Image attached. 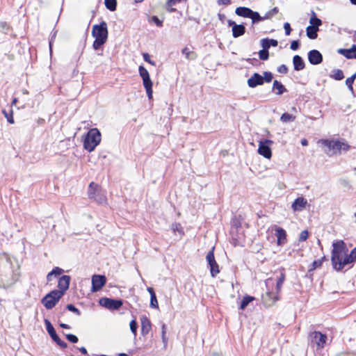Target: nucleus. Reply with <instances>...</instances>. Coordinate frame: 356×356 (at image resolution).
I'll list each match as a JSON object with an SVG mask.
<instances>
[{
    "label": "nucleus",
    "instance_id": "37",
    "mask_svg": "<svg viewBox=\"0 0 356 356\" xmlns=\"http://www.w3.org/2000/svg\"><path fill=\"white\" fill-rule=\"evenodd\" d=\"M325 259V257L324 256L320 259L314 260L312 264V267L309 269V272L313 271L316 268L321 267Z\"/></svg>",
    "mask_w": 356,
    "mask_h": 356
},
{
    "label": "nucleus",
    "instance_id": "3",
    "mask_svg": "<svg viewBox=\"0 0 356 356\" xmlns=\"http://www.w3.org/2000/svg\"><path fill=\"white\" fill-rule=\"evenodd\" d=\"M332 250L331 255V262L333 268L337 271H340V265L348 250L343 241L339 240L332 243Z\"/></svg>",
    "mask_w": 356,
    "mask_h": 356
},
{
    "label": "nucleus",
    "instance_id": "50",
    "mask_svg": "<svg viewBox=\"0 0 356 356\" xmlns=\"http://www.w3.org/2000/svg\"><path fill=\"white\" fill-rule=\"evenodd\" d=\"M66 309L75 313L77 316L81 315V312L74 305L69 304L66 306Z\"/></svg>",
    "mask_w": 356,
    "mask_h": 356
},
{
    "label": "nucleus",
    "instance_id": "33",
    "mask_svg": "<svg viewBox=\"0 0 356 356\" xmlns=\"http://www.w3.org/2000/svg\"><path fill=\"white\" fill-rule=\"evenodd\" d=\"M254 299V298L252 296H244L241 302L240 309H244L248 305V304L250 302H252Z\"/></svg>",
    "mask_w": 356,
    "mask_h": 356
},
{
    "label": "nucleus",
    "instance_id": "6",
    "mask_svg": "<svg viewBox=\"0 0 356 356\" xmlns=\"http://www.w3.org/2000/svg\"><path fill=\"white\" fill-rule=\"evenodd\" d=\"M309 343L312 348L321 350L324 348L327 340V335L318 331H314L309 334Z\"/></svg>",
    "mask_w": 356,
    "mask_h": 356
},
{
    "label": "nucleus",
    "instance_id": "17",
    "mask_svg": "<svg viewBox=\"0 0 356 356\" xmlns=\"http://www.w3.org/2000/svg\"><path fill=\"white\" fill-rule=\"evenodd\" d=\"M307 204V201L303 197H297L291 204V208L293 211H302L305 209Z\"/></svg>",
    "mask_w": 356,
    "mask_h": 356
},
{
    "label": "nucleus",
    "instance_id": "60",
    "mask_svg": "<svg viewBox=\"0 0 356 356\" xmlns=\"http://www.w3.org/2000/svg\"><path fill=\"white\" fill-rule=\"evenodd\" d=\"M181 1V0H168L166 4L168 7H172L176 5L177 3H180Z\"/></svg>",
    "mask_w": 356,
    "mask_h": 356
},
{
    "label": "nucleus",
    "instance_id": "4",
    "mask_svg": "<svg viewBox=\"0 0 356 356\" xmlns=\"http://www.w3.org/2000/svg\"><path fill=\"white\" fill-rule=\"evenodd\" d=\"M102 135L97 128L90 129L83 139V148L89 152L95 150L96 147L101 143Z\"/></svg>",
    "mask_w": 356,
    "mask_h": 356
},
{
    "label": "nucleus",
    "instance_id": "38",
    "mask_svg": "<svg viewBox=\"0 0 356 356\" xmlns=\"http://www.w3.org/2000/svg\"><path fill=\"white\" fill-rule=\"evenodd\" d=\"M107 40L102 39V38H95V41L92 44V47L94 49H99L103 44L106 42Z\"/></svg>",
    "mask_w": 356,
    "mask_h": 356
},
{
    "label": "nucleus",
    "instance_id": "19",
    "mask_svg": "<svg viewBox=\"0 0 356 356\" xmlns=\"http://www.w3.org/2000/svg\"><path fill=\"white\" fill-rule=\"evenodd\" d=\"M140 321H141V334L143 336H145L149 332L151 327H152V324H151L150 321L146 316H143L141 318Z\"/></svg>",
    "mask_w": 356,
    "mask_h": 356
},
{
    "label": "nucleus",
    "instance_id": "23",
    "mask_svg": "<svg viewBox=\"0 0 356 356\" xmlns=\"http://www.w3.org/2000/svg\"><path fill=\"white\" fill-rule=\"evenodd\" d=\"M261 45L263 49H268L270 47H277L278 42L275 39L264 38L261 40Z\"/></svg>",
    "mask_w": 356,
    "mask_h": 356
},
{
    "label": "nucleus",
    "instance_id": "62",
    "mask_svg": "<svg viewBox=\"0 0 356 356\" xmlns=\"http://www.w3.org/2000/svg\"><path fill=\"white\" fill-rule=\"evenodd\" d=\"M146 90V92H147V95L149 97V99H151L152 97V87H150V88H145Z\"/></svg>",
    "mask_w": 356,
    "mask_h": 356
},
{
    "label": "nucleus",
    "instance_id": "64",
    "mask_svg": "<svg viewBox=\"0 0 356 356\" xmlns=\"http://www.w3.org/2000/svg\"><path fill=\"white\" fill-rule=\"evenodd\" d=\"M218 4L228 5L230 3V0H218Z\"/></svg>",
    "mask_w": 356,
    "mask_h": 356
},
{
    "label": "nucleus",
    "instance_id": "55",
    "mask_svg": "<svg viewBox=\"0 0 356 356\" xmlns=\"http://www.w3.org/2000/svg\"><path fill=\"white\" fill-rule=\"evenodd\" d=\"M339 182L340 185L342 186L343 187L347 188L348 189H350L351 188V185L347 179H340L339 180Z\"/></svg>",
    "mask_w": 356,
    "mask_h": 356
},
{
    "label": "nucleus",
    "instance_id": "44",
    "mask_svg": "<svg viewBox=\"0 0 356 356\" xmlns=\"http://www.w3.org/2000/svg\"><path fill=\"white\" fill-rule=\"evenodd\" d=\"M263 82L270 83L272 81L273 79V74L270 72L266 71L264 72V76H262Z\"/></svg>",
    "mask_w": 356,
    "mask_h": 356
},
{
    "label": "nucleus",
    "instance_id": "15",
    "mask_svg": "<svg viewBox=\"0 0 356 356\" xmlns=\"http://www.w3.org/2000/svg\"><path fill=\"white\" fill-rule=\"evenodd\" d=\"M71 277L69 275H63L59 278L58 282V292H62L64 296L65 291L69 289Z\"/></svg>",
    "mask_w": 356,
    "mask_h": 356
},
{
    "label": "nucleus",
    "instance_id": "20",
    "mask_svg": "<svg viewBox=\"0 0 356 356\" xmlns=\"http://www.w3.org/2000/svg\"><path fill=\"white\" fill-rule=\"evenodd\" d=\"M272 91L277 95H282L286 92L287 90L280 81L275 80L273 83Z\"/></svg>",
    "mask_w": 356,
    "mask_h": 356
},
{
    "label": "nucleus",
    "instance_id": "31",
    "mask_svg": "<svg viewBox=\"0 0 356 356\" xmlns=\"http://www.w3.org/2000/svg\"><path fill=\"white\" fill-rule=\"evenodd\" d=\"M104 4L108 10L115 11L117 8V0H104Z\"/></svg>",
    "mask_w": 356,
    "mask_h": 356
},
{
    "label": "nucleus",
    "instance_id": "32",
    "mask_svg": "<svg viewBox=\"0 0 356 356\" xmlns=\"http://www.w3.org/2000/svg\"><path fill=\"white\" fill-rule=\"evenodd\" d=\"M331 77L337 81L342 80L344 78L343 72L339 69L334 70Z\"/></svg>",
    "mask_w": 356,
    "mask_h": 356
},
{
    "label": "nucleus",
    "instance_id": "9",
    "mask_svg": "<svg viewBox=\"0 0 356 356\" xmlns=\"http://www.w3.org/2000/svg\"><path fill=\"white\" fill-rule=\"evenodd\" d=\"M99 303L101 306L111 310H118L123 305V301L120 299H112L109 298H102L99 300Z\"/></svg>",
    "mask_w": 356,
    "mask_h": 356
},
{
    "label": "nucleus",
    "instance_id": "24",
    "mask_svg": "<svg viewBox=\"0 0 356 356\" xmlns=\"http://www.w3.org/2000/svg\"><path fill=\"white\" fill-rule=\"evenodd\" d=\"M245 33V27L243 24H237L234 26L232 29V36L234 38H238Z\"/></svg>",
    "mask_w": 356,
    "mask_h": 356
},
{
    "label": "nucleus",
    "instance_id": "35",
    "mask_svg": "<svg viewBox=\"0 0 356 356\" xmlns=\"http://www.w3.org/2000/svg\"><path fill=\"white\" fill-rule=\"evenodd\" d=\"M51 338L61 348H67V343L65 342L64 341L61 340L59 338V337L58 336L57 334L54 335V336H52Z\"/></svg>",
    "mask_w": 356,
    "mask_h": 356
},
{
    "label": "nucleus",
    "instance_id": "57",
    "mask_svg": "<svg viewBox=\"0 0 356 356\" xmlns=\"http://www.w3.org/2000/svg\"><path fill=\"white\" fill-rule=\"evenodd\" d=\"M277 72L281 74H286L288 72V67L286 65L282 64L277 67Z\"/></svg>",
    "mask_w": 356,
    "mask_h": 356
},
{
    "label": "nucleus",
    "instance_id": "61",
    "mask_svg": "<svg viewBox=\"0 0 356 356\" xmlns=\"http://www.w3.org/2000/svg\"><path fill=\"white\" fill-rule=\"evenodd\" d=\"M56 31H55L52 35H51V38L49 40V49H50V53H51V48H52V43H53V40L54 39L56 38Z\"/></svg>",
    "mask_w": 356,
    "mask_h": 356
},
{
    "label": "nucleus",
    "instance_id": "25",
    "mask_svg": "<svg viewBox=\"0 0 356 356\" xmlns=\"http://www.w3.org/2000/svg\"><path fill=\"white\" fill-rule=\"evenodd\" d=\"M278 300V296L274 295L272 292H267L266 293V296H264V301L268 306L273 304Z\"/></svg>",
    "mask_w": 356,
    "mask_h": 356
},
{
    "label": "nucleus",
    "instance_id": "45",
    "mask_svg": "<svg viewBox=\"0 0 356 356\" xmlns=\"http://www.w3.org/2000/svg\"><path fill=\"white\" fill-rule=\"evenodd\" d=\"M129 326H130V330H131V332L134 334V337H136L137 334V329H138V323H137L135 319H133L130 322Z\"/></svg>",
    "mask_w": 356,
    "mask_h": 356
},
{
    "label": "nucleus",
    "instance_id": "48",
    "mask_svg": "<svg viewBox=\"0 0 356 356\" xmlns=\"http://www.w3.org/2000/svg\"><path fill=\"white\" fill-rule=\"evenodd\" d=\"M149 22L154 23L158 27H162L163 26V20H161L159 19L157 16H152L151 19H149Z\"/></svg>",
    "mask_w": 356,
    "mask_h": 356
},
{
    "label": "nucleus",
    "instance_id": "53",
    "mask_svg": "<svg viewBox=\"0 0 356 356\" xmlns=\"http://www.w3.org/2000/svg\"><path fill=\"white\" fill-rule=\"evenodd\" d=\"M66 337V339L71 343H76L78 342L79 341V339L78 337L74 335V334H67L65 335Z\"/></svg>",
    "mask_w": 356,
    "mask_h": 356
},
{
    "label": "nucleus",
    "instance_id": "7",
    "mask_svg": "<svg viewBox=\"0 0 356 356\" xmlns=\"http://www.w3.org/2000/svg\"><path fill=\"white\" fill-rule=\"evenodd\" d=\"M88 195L90 199H93L100 204L104 203L106 200L104 194L99 188L98 185L95 184L94 182H91L89 184Z\"/></svg>",
    "mask_w": 356,
    "mask_h": 356
},
{
    "label": "nucleus",
    "instance_id": "54",
    "mask_svg": "<svg viewBox=\"0 0 356 356\" xmlns=\"http://www.w3.org/2000/svg\"><path fill=\"white\" fill-rule=\"evenodd\" d=\"M309 236V232L307 230H303L300 232L298 241L300 242L305 241Z\"/></svg>",
    "mask_w": 356,
    "mask_h": 356
},
{
    "label": "nucleus",
    "instance_id": "16",
    "mask_svg": "<svg viewBox=\"0 0 356 356\" xmlns=\"http://www.w3.org/2000/svg\"><path fill=\"white\" fill-rule=\"evenodd\" d=\"M248 86L251 88H254L258 86L264 84L262 76L257 72L254 73L250 78L248 79Z\"/></svg>",
    "mask_w": 356,
    "mask_h": 356
},
{
    "label": "nucleus",
    "instance_id": "49",
    "mask_svg": "<svg viewBox=\"0 0 356 356\" xmlns=\"http://www.w3.org/2000/svg\"><path fill=\"white\" fill-rule=\"evenodd\" d=\"M149 305L152 308H155V309L159 308V304H158V301H157V298H156V295H152L150 297V304H149Z\"/></svg>",
    "mask_w": 356,
    "mask_h": 356
},
{
    "label": "nucleus",
    "instance_id": "2",
    "mask_svg": "<svg viewBox=\"0 0 356 356\" xmlns=\"http://www.w3.org/2000/svg\"><path fill=\"white\" fill-rule=\"evenodd\" d=\"M324 151V152L331 156L334 154H341V151H348L349 145L344 140L321 139L318 141Z\"/></svg>",
    "mask_w": 356,
    "mask_h": 356
},
{
    "label": "nucleus",
    "instance_id": "30",
    "mask_svg": "<svg viewBox=\"0 0 356 356\" xmlns=\"http://www.w3.org/2000/svg\"><path fill=\"white\" fill-rule=\"evenodd\" d=\"M44 322L46 326L47 331L49 336L51 337L52 336L56 334V330L52 324L51 323V322L47 318H44Z\"/></svg>",
    "mask_w": 356,
    "mask_h": 356
},
{
    "label": "nucleus",
    "instance_id": "39",
    "mask_svg": "<svg viewBox=\"0 0 356 356\" xmlns=\"http://www.w3.org/2000/svg\"><path fill=\"white\" fill-rule=\"evenodd\" d=\"M171 229L175 234L176 232L179 233L180 234H184L183 227L179 222H174L171 225Z\"/></svg>",
    "mask_w": 356,
    "mask_h": 356
},
{
    "label": "nucleus",
    "instance_id": "34",
    "mask_svg": "<svg viewBox=\"0 0 356 356\" xmlns=\"http://www.w3.org/2000/svg\"><path fill=\"white\" fill-rule=\"evenodd\" d=\"M295 119L296 117L294 115L288 113H283L280 118V120L284 123L293 122Z\"/></svg>",
    "mask_w": 356,
    "mask_h": 356
},
{
    "label": "nucleus",
    "instance_id": "52",
    "mask_svg": "<svg viewBox=\"0 0 356 356\" xmlns=\"http://www.w3.org/2000/svg\"><path fill=\"white\" fill-rule=\"evenodd\" d=\"M284 280V275L283 274L281 275V277L277 280L276 283V290L279 292L282 286L283 282Z\"/></svg>",
    "mask_w": 356,
    "mask_h": 356
},
{
    "label": "nucleus",
    "instance_id": "22",
    "mask_svg": "<svg viewBox=\"0 0 356 356\" xmlns=\"http://www.w3.org/2000/svg\"><path fill=\"white\" fill-rule=\"evenodd\" d=\"M252 11L249 8L240 6L236 8L235 13L240 17L250 18Z\"/></svg>",
    "mask_w": 356,
    "mask_h": 356
},
{
    "label": "nucleus",
    "instance_id": "5",
    "mask_svg": "<svg viewBox=\"0 0 356 356\" xmlns=\"http://www.w3.org/2000/svg\"><path fill=\"white\" fill-rule=\"evenodd\" d=\"M63 296L62 292H58V290L54 289L42 298L41 303L47 309H51L57 305Z\"/></svg>",
    "mask_w": 356,
    "mask_h": 356
},
{
    "label": "nucleus",
    "instance_id": "11",
    "mask_svg": "<svg viewBox=\"0 0 356 356\" xmlns=\"http://www.w3.org/2000/svg\"><path fill=\"white\" fill-rule=\"evenodd\" d=\"M273 143V141L268 139L261 140L259 144L258 153L266 159H270L272 156V151L270 145Z\"/></svg>",
    "mask_w": 356,
    "mask_h": 356
},
{
    "label": "nucleus",
    "instance_id": "42",
    "mask_svg": "<svg viewBox=\"0 0 356 356\" xmlns=\"http://www.w3.org/2000/svg\"><path fill=\"white\" fill-rule=\"evenodd\" d=\"M355 79H356V72L354 74H353L350 77H348V79H346V84L347 87L352 92L353 91V83Z\"/></svg>",
    "mask_w": 356,
    "mask_h": 356
},
{
    "label": "nucleus",
    "instance_id": "58",
    "mask_svg": "<svg viewBox=\"0 0 356 356\" xmlns=\"http://www.w3.org/2000/svg\"><path fill=\"white\" fill-rule=\"evenodd\" d=\"M300 47V42L298 40H293L291 43L290 48L291 49L296 51Z\"/></svg>",
    "mask_w": 356,
    "mask_h": 356
},
{
    "label": "nucleus",
    "instance_id": "21",
    "mask_svg": "<svg viewBox=\"0 0 356 356\" xmlns=\"http://www.w3.org/2000/svg\"><path fill=\"white\" fill-rule=\"evenodd\" d=\"M293 64L294 70L296 71L302 70L305 68V64L301 56L296 55L293 58Z\"/></svg>",
    "mask_w": 356,
    "mask_h": 356
},
{
    "label": "nucleus",
    "instance_id": "59",
    "mask_svg": "<svg viewBox=\"0 0 356 356\" xmlns=\"http://www.w3.org/2000/svg\"><path fill=\"white\" fill-rule=\"evenodd\" d=\"M284 29L285 30V34L286 35H289L291 34V32L292 31L291 28V25L289 22H286L284 24Z\"/></svg>",
    "mask_w": 356,
    "mask_h": 356
},
{
    "label": "nucleus",
    "instance_id": "28",
    "mask_svg": "<svg viewBox=\"0 0 356 356\" xmlns=\"http://www.w3.org/2000/svg\"><path fill=\"white\" fill-rule=\"evenodd\" d=\"M64 272L63 269L59 268V267H55L51 271H50L47 275V282H49L51 281L52 277L54 276H58L61 275Z\"/></svg>",
    "mask_w": 356,
    "mask_h": 356
},
{
    "label": "nucleus",
    "instance_id": "51",
    "mask_svg": "<svg viewBox=\"0 0 356 356\" xmlns=\"http://www.w3.org/2000/svg\"><path fill=\"white\" fill-rule=\"evenodd\" d=\"M142 79L145 88L152 87V81L150 79V76L143 78Z\"/></svg>",
    "mask_w": 356,
    "mask_h": 356
},
{
    "label": "nucleus",
    "instance_id": "47",
    "mask_svg": "<svg viewBox=\"0 0 356 356\" xmlns=\"http://www.w3.org/2000/svg\"><path fill=\"white\" fill-rule=\"evenodd\" d=\"M182 54L185 56L186 58L187 59H193V57H192V55H194V53L189 50L188 47H184L182 51Z\"/></svg>",
    "mask_w": 356,
    "mask_h": 356
},
{
    "label": "nucleus",
    "instance_id": "56",
    "mask_svg": "<svg viewBox=\"0 0 356 356\" xmlns=\"http://www.w3.org/2000/svg\"><path fill=\"white\" fill-rule=\"evenodd\" d=\"M143 59L145 62H147L149 63V64H151L152 65H155L156 63L154 60H151L150 59V56L148 53H144L143 54Z\"/></svg>",
    "mask_w": 356,
    "mask_h": 356
},
{
    "label": "nucleus",
    "instance_id": "1",
    "mask_svg": "<svg viewBox=\"0 0 356 356\" xmlns=\"http://www.w3.org/2000/svg\"><path fill=\"white\" fill-rule=\"evenodd\" d=\"M19 266L13 265L11 259L6 254L0 255V277L6 284H12L19 277Z\"/></svg>",
    "mask_w": 356,
    "mask_h": 356
},
{
    "label": "nucleus",
    "instance_id": "46",
    "mask_svg": "<svg viewBox=\"0 0 356 356\" xmlns=\"http://www.w3.org/2000/svg\"><path fill=\"white\" fill-rule=\"evenodd\" d=\"M138 71H139V74L142 79L149 76V74L148 71L143 66L140 65L138 68Z\"/></svg>",
    "mask_w": 356,
    "mask_h": 356
},
{
    "label": "nucleus",
    "instance_id": "29",
    "mask_svg": "<svg viewBox=\"0 0 356 356\" xmlns=\"http://www.w3.org/2000/svg\"><path fill=\"white\" fill-rule=\"evenodd\" d=\"M337 52L348 59L354 58L355 54H353L350 49H339Z\"/></svg>",
    "mask_w": 356,
    "mask_h": 356
},
{
    "label": "nucleus",
    "instance_id": "63",
    "mask_svg": "<svg viewBox=\"0 0 356 356\" xmlns=\"http://www.w3.org/2000/svg\"><path fill=\"white\" fill-rule=\"evenodd\" d=\"M279 10L277 7H275L273 8V9H271L270 10H269V13L270 15V16H273L275 15V14H277L278 13Z\"/></svg>",
    "mask_w": 356,
    "mask_h": 356
},
{
    "label": "nucleus",
    "instance_id": "43",
    "mask_svg": "<svg viewBox=\"0 0 356 356\" xmlns=\"http://www.w3.org/2000/svg\"><path fill=\"white\" fill-rule=\"evenodd\" d=\"M259 56L261 60H266L269 58V52L267 49H262L259 51Z\"/></svg>",
    "mask_w": 356,
    "mask_h": 356
},
{
    "label": "nucleus",
    "instance_id": "12",
    "mask_svg": "<svg viewBox=\"0 0 356 356\" xmlns=\"http://www.w3.org/2000/svg\"><path fill=\"white\" fill-rule=\"evenodd\" d=\"M106 283V277L103 275H94L92 277V292H97L102 289V288Z\"/></svg>",
    "mask_w": 356,
    "mask_h": 356
},
{
    "label": "nucleus",
    "instance_id": "36",
    "mask_svg": "<svg viewBox=\"0 0 356 356\" xmlns=\"http://www.w3.org/2000/svg\"><path fill=\"white\" fill-rule=\"evenodd\" d=\"M51 338L61 348H67V343L65 342L64 341L61 340L59 338V337L58 336L57 334L54 335V336H52Z\"/></svg>",
    "mask_w": 356,
    "mask_h": 356
},
{
    "label": "nucleus",
    "instance_id": "13",
    "mask_svg": "<svg viewBox=\"0 0 356 356\" xmlns=\"http://www.w3.org/2000/svg\"><path fill=\"white\" fill-rule=\"evenodd\" d=\"M308 60L312 65H319L323 62V55L319 51L312 49L308 53Z\"/></svg>",
    "mask_w": 356,
    "mask_h": 356
},
{
    "label": "nucleus",
    "instance_id": "10",
    "mask_svg": "<svg viewBox=\"0 0 356 356\" xmlns=\"http://www.w3.org/2000/svg\"><path fill=\"white\" fill-rule=\"evenodd\" d=\"M213 250L214 248L207 253L206 259L209 266L211 275L215 277L220 273V269L218 264L216 261Z\"/></svg>",
    "mask_w": 356,
    "mask_h": 356
},
{
    "label": "nucleus",
    "instance_id": "26",
    "mask_svg": "<svg viewBox=\"0 0 356 356\" xmlns=\"http://www.w3.org/2000/svg\"><path fill=\"white\" fill-rule=\"evenodd\" d=\"M310 26L318 29L322 25V21L316 17V13L312 11V16L309 19Z\"/></svg>",
    "mask_w": 356,
    "mask_h": 356
},
{
    "label": "nucleus",
    "instance_id": "18",
    "mask_svg": "<svg viewBox=\"0 0 356 356\" xmlns=\"http://www.w3.org/2000/svg\"><path fill=\"white\" fill-rule=\"evenodd\" d=\"M275 236L278 245H283L286 243V232L283 228L277 227L275 229Z\"/></svg>",
    "mask_w": 356,
    "mask_h": 356
},
{
    "label": "nucleus",
    "instance_id": "27",
    "mask_svg": "<svg viewBox=\"0 0 356 356\" xmlns=\"http://www.w3.org/2000/svg\"><path fill=\"white\" fill-rule=\"evenodd\" d=\"M318 31H319V29L309 26L306 28L307 36L309 39L314 40L318 37L317 32Z\"/></svg>",
    "mask_w": 356,
    "mask_h": 356
},
{
    "label": "nucleus",
    "instance_id": "40",
    "mask_svg": "<svg viewBox=\"0 0 356 356\" xmlns=\"http://www.w3.org/2000/svg\"><path fill=\"white\" fill-rule=\"evenodd\" d=\"M250 19H252V22L253 24H255L261 21V16L259 15L258 12L252 10L250 16Z\"/></svg>",
    "mask_w": 356,
    "mask_h": 356
},
{
    "label": "nucleus",
    "instance_id": "14",
    "mask_svg": "<svg viewBox=\"0 0 356 356\" xmlns=\"http://www.w3.org/2000/svg\"><path fill=\"white\" fill-rule=\"evenodd\" d=\"M354 262H356V247L351 250L350 254H348V252H346V254L341 261L340 265V271H342L346 266L353 264Z\"/></svg>",
    "mask_w": 356,
    "mask_h": 356
},
{
    "label": "nucleus",
    "instance_id": "41",
    "mask_svg": "<svg viewBox=\"0 0 356 356\" xmlns=\"http://www.w3.org/2000/svg\"><path fill=\"white\" fill-rule=\"evenodd\" d=\"M2 113H3V115H4V117L7 119V121L10 124H14L15 123V120H14V118H13V112L12 110L9 113L7 112L6 110H3Z\"/></svg>",
    "mask_w": 356,
    "mask_h": 356
},
{
    "label": "nucleus",
    "instance_id": "8",
    "mask_svg": "<svg viewBox=\"0 0 356 356\" xmlns=\"http://www.w3.org/2000/svg\"><path fill=\"white\" fill-rule=\"evenodd\" d=\"M108 35V27L105 21L101 22L99 24L93 25L92 30V36L93 38L107 40Z\"/></svg>",
    "mask_w": 356,
    "mask_h": 356
}]
</instances>
